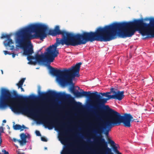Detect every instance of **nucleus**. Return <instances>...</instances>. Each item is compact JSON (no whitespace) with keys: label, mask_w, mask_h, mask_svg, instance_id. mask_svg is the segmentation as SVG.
Here are the masks:
<instances>
[{"label":"nucleus","mask_w":154,"mask_h":154,"mask_svg":"<svg viewBox=\"0 0 154 154\" xmlns=\"http://www.w3.org/2000/svg\"><path fill=\"white\" fill-rule=\"evenodd\" d=\"M48 29V26L45 24L36 23L32 24L17 33V41L23 49V54L27 56V59L29 61L28 64L35 65L37 62L40 63L53 62L55 58L59 54L57 47L60 44L75 46L85 44L89 41H100L98 28L95 32H84L82 34H75L66 31L62 38H57L56 43L47 48V52L44 53L45 55L37 53L35 56H32L34 53L33 47H29L26 44H31L30 40L32 39L39 38L43 41L47 36L46 32Z\"/></svg>","instance_id":"f257e3e1"},{"label":"nucleus","mask_w":154,"mask_h":154,"mask_svg":"<svg viewBox=\"0 0 154 154\" xmlns=\"http://www.w3.org/2000/svg\"><path fill=\"white\" fill-rule=\"evenodd\" d=\"M96 102L92 105V112L96 120L100 121L98 123V127L96 130L97 133L101 134L102 130H105L106 135L108 134L111 129L115 126H119L123 123L124 126L130 127L131 122L134 121L133 118L130 114L125 113L122 116L120 113L110 108L108 106L103 110L102 106L104 105L103 100L101 101L95 99Z\"/></svg>","instance_id":"f03ea898"},{"label":"nucleus","mask_w":154,"mask_h":154,"mask_svg":"<svg viewBox=\"0 0 154 154\" xmlns=\"http://www.w3.org/2000/svg\"><path fill=\"white\" fill-rule=\"evenodd\" d=\"M100 41L108 42L116 38L118 36L122 38L131 37L136 30L140 32V25L137 20L133 21L114 23L103 27L98 28Z\"/></svg>","instance_id":"7ed1b4c3"},{"label":"nucleus","mask_w":154,"mask_h":154,"mask_svg":"<svg viewBox=\"0 0 154 154\" xmlns=\"http://www.w3.org/2000/svg\"><path fill=\"white\" fill-rule=\"evenodd\" d=\"M15 97H12L8 89L2 88L0 95V108L5 109L10 107L11 110L16 113H22L32 116L38 113V110L31 106H25L23 102H27L34 99L35 96L27 97L18 95L13 90L12 93Z\"/></svg>","instance_id":"20e7f679"},{"label":"nucleus","mask_w":154,"mask_h":154,"mask_svg":"<svg viewBox=\"0 0 154 154\" xmlns=\"http://www.w3.org/2000/svg\"><path fill=\"white\" fill-rule=\"evenodd\" d=\"M82 63H77L75 66L68 69H64L63 70L56 69L49 65L51 73L56 75L59 83L62 86L66 85H73L72 79L76 76H79V72Z\"/></svg>","instance_id":"39448f33"},{"label":"nucleus","mask_w":154,"mask_h":154,"mask_svg":"<svg viewBox=\"0 0 154 154\" xmlns=\"http://www.w3.org/2000/svg\"><path fill=\"white\" fill-rule=\"evenodd\" d=\"M97 143L100 147L98 152L92 150L85 154H114L111 149L108 147L107 143L104 138L100 137ZM71 146L69 144L66 145L62 154H78L77 149L76 148L71 149Z\"/></svg>","instance_id":"423d86ee"},{"label":"nucleus","mask_w":154,"mask_h":154,"mask_svg":"<svg viewBox=\"0 0 154 154\" xmlns=\"http://www.w3.org/2000/svg\"><path fill=\"white\" fill-rule=\"evenodd\" d=\"M140 27V33L143 36L147 35L154 38V18H150L149 23L143 22L142 20H137Z\"/></svg>","instance_id":"0eeeda50"},{"label":"nucleus","mask_w":154,"mask_h":154,"mask_svg":"<svg viewBox=\"0 0 154 154\" xmlns=\"http://www.w3.org/2000/svg\"><path fill=\"white\" fill-rule=\"evenodd\" d=\"M11 34L7 35L2 34L1 37V38L2 39L5 38H7L3 42V44L6 48L8 47L10 50H12L14 49V42L11 38Z\"/></svg>","instance_id":"6e6552de"},{"label":"nucleus","mask_w":154,"mask_h":154,"mask_svg":"<svg viewBox=\"0 0 154 154\" xmlns=\"http://www.w3.org/2000/svg\"><path fill=\"white\" fill-rule=\"evenodd\" d=\"M94 93V97H91V98L94 99H98L100 101L103 100V102L106 103L107 100L111 99V98H112L113 96L111 95H107L106 92V93H100L99 94H98V93L97 91L92 93Z\"/></svg>","instance_id":"1a4fd4ad"},{"label":"nucleus","mask_w":154,"mask_h":154,"mask_svg":"<svg viewBox=\"0 0 154 154\" xmlns=\"http://www.w3.org/2000/svg\"><path fill=\"white\" fill-rule=\"evenodd\" d=\"M124 91H116L114 88H112L110 89V91L106 92V94L107 95H109V94L112 93L113 95H111V96H112L113 97L111 98V99H115L120 101L124 97Z\"/></svg>","instance_id":"9d476101"},{"label":"nucleus","mask_w":154,"mask_h":154,"mask_svg":"<svg viewBox=\"0 0 154 154\" xmlns=\"http://www.w3.org/2000/svg\"><path fill=\"white\" fill-rule=\"evenodd\" d=\"M39 94L40 97L43 98L49 97H61L63 95L62 93H57L52 91H50L48 93L41 92L39 91Z\"/></svg>","instance_id":"9b49d317"},{"label":"nucleus","mask_w":154,"mask_h":154,"mask_svg":"<svg viewBox=\"0 0 154 154\" xmlns=\"http://www.w3.org/2000/svg\"><path fill=\"white\" fill-rule=\"evenodd\" d=\"M41 119L44 121L45 124L48 126V128L49 129L51 130L52 128V125L54 124L58 127H62L61 123L58 122L57 121H52L47 119L45 117L41 116Z\"/></svg>","instance_id":"f8f14e48"},{"label":"nucleus","mask_w":154,"mask_h":154,"mask_svg":"<svg viewBox=\"0 0 154 154\" xmlns=\"http://www.w3.org/2000/svg\"><path fill=\"white\" fill-rule=\"evenodd\" d=\"M66 32V31L65 30H60V29L59 26H57L54 29H50L49 30L48 34L54 36L59 35H62L63 36Z\"/></svg>","instance_id":"ddd939ff"},{"label":"nucleus","mask_w":154,"mask_h":154,"mask_svg":"<svg viewBox=\"0 0 154 154\" xmlns=\"http://www.w3.org/2000/svg\"><path fill=\"white\" fill-rule=\"evenodd\" d=\"M82 91V90H81ZM75 96L76 97H80L82 96H85L91 98V97H94V93H91V91H85L82 90V92H79L77 91L74 94Z\"/></svg>","instance_id":"4468645a"},{"label":"nucleus","mask_w":154,"mask_h":154,"mask_svg":"<svg viewBox=\"0 0 154 154\" xmlns=\"http://www.w3.org/2000/svg\"><path fill=\"white\" fill-rule=\"evenodd\" d=\"M21 140H20V145L23 146L26 144V141L27 136L26 134L24 133H22L20 135Z\"/></svg>","instance_id":"2eb2a0df"},{"label":"nucleus","mask_w":154,"mask_h":154,"mask_svg":"<svg viewBox=\"0 0 154 154\" xmlns=\"http://www.w3.org/2000/svg\"><path fill=\"white\" fill-rule=\"evenodd\" d=\"M108 143L110 145L114 152L116 153L118 152L119 151L117 149V147L116 146V144L115 142L110 138L108 139Z\"/></svg>","instance_id":"dca6fc26"},{"label":"nucleus","mask_w":154,"mask_h":154,"mask_svg":"<svg viewBox=\"0 0 154 154\" xmlns=\"http://www.w3.org/2000/svg\"><path fill=\"white\" fill-rule=\"evenodd\" d=\"M27 128L24 125L21 126L20 125L16 124L13 126V128L15 130H20V131L23 130L24 129Z\"/></svg>","instance_id":"f3484780"},{"label":"nucleus","mask_w":154,"mask_h":154,"mask_svg":"<svg viewBox=\"0 0 154 154\" xmlns=\"http://www.w3.org/2000/svg\"><path fill=\"white\" fill-rule=\"evenodd\" d=\"M25 79V78L22 79L18 83L16 84V85L18 87H22V85H23Z\"/></svg>","instance_id":"a211bd4d"},{"label":"nucleus","mask_w":154,"mask_h":154,"mask_svg":"<svg viewBox=\"0 0 154 154\" xmlns=\"http://www.w3.org/2000/svg\"><path fill=\"white\" fill-rule=\"evenodd\" d=\"M4 132L3 128L2 127H0V146L2 143V139L1 138V133Z\"/></svg>","instance_id":"6ab92c4d"},{"label":"nucleus","mask_w":154,"mask_h":154,"mask_svg":"<svg viewBox=\"0 0 154 154\" xmlns=\"http://www.w3.org/2000/svg\"><path fill=\"white\" fill-rule=\"evenodd\" d=\"M70 90L73 94H74V93L76 92L75 91V89L74 86L71 88Z\"/></svg>","instance_id":"aec40b11"},{"label":"nucleus","mask_w":154,"mask_h":154,"mask_svg":"<svg viewBox=\"0 0 154 154\" xmlns=\"http://www.w3.org/2000/svg\"><path fill=\"white\" fill-rule=\"evenodd\" d=\"M41 140L43 141L47 142V139L45 137H42L41 138Z\"/></svg>","instance_id":"412c9836"},{"label":"nucleus","mask_w":154,"mask_h":154,"mask_svg":"<svg viewBox=\"0 0 154 154\" xmlns=\"http://www.w3.org/2000/svg\"><path fill=\"white\" fill-rule=\"evenodd\" d=\"M35 133L37 136H41V135L40 132L38 131H35Z\"/></svg>","instance_id":"4be33fe9"},{"label":"nucleus","mask_w":154,"mask_h":154,"mask_svg":"<svg viewBox=\"0 0 154 154\" xmlns=\"http://www.w3.org/2000/svg\"><path fill=\"white\" fill-rule=\"evenodd\" d=\"M12 140L15 142H18L19 143H20L19 141L20 140H17L15 138H13Z\"/></svg>","instance_id":"5701e85b"},{"label":"nucleus","mask_w":154,"mask_h":154,"mask_svg":"<svg viewBox=\"0 0 154 154\" xmlns=\"http://www.w3.org/2000/svg\"><path fill=\"white\" fill-rule=\"evenodd\" d=\"M2 152L4 153L3 154H9L8 152L6 151L4 149H3L2 150Z\"/></svg>","instance_id":"b1692460"},{"label":"nucleus","mask_w":154,"mask_h":154,"mask_svg":"<svg viewBox=\"0 0 154 154\" xmlns=\"http://www.w3.org/2000/svg\"><path fill=\"white\" fill-rule=\"evenodd\" d=\"M4 53L5 54V55L7 54H9V55H11V53H10V52H8V51H4Z\"/></svg>","instance_id":"393cba45"},{"label":"nucleus","mask_w":154,"mask_h":154,"mask_svg":"<svg viewBox=\"0 0 154 154\" xmlns=\"http://www.w3.org/2000/svg\"><path fill=\"white\" fill-rule=\"evenodd\" d=\"M17 154H25L24 152H21L20 151V149H18L17 151Z\"/></svg>","instance_id":"a878e982"},{"label":"nucleus","mask_w":154,"mask_h":154,"mask_svg":"<svg viewBox=\"0 0 154 154\" xmlns=\"http://www.w3.org/2000/svg\"><path fill=\"white\" fill-rule=\"evenodd\" d=\"M18 88H20L22 91H24V90L23 88H22V87H18Z\"/></svg>","instance_id":"bb28decb"},{"label":"nucleus","mask_w":154,"mask_h":154,"mask_svg":"<svg viewBox=\"0 0 154 154\" xmlns=\"http://www.w3.org/2000/svg\"><path fill=\"white\" fill-rule=\"evenodd\" d=\"M12 54V56L13 58H14L15 56V54L14 53H11Z\"/></svg>","instance_id":"cd10ccee"},{"label":"nucleus","mask_w":154,"mask_h":154,"mask_svg":"<svg viewBox=\"0 0 154 154\" xmlns=\"http://www.w3.org/2000/svg\"><path fill=\"white\" fill-rule=\"evenodd\" d=\"M150 18H146L145 19V20H150Z\"/></svg>","instance_id":"c85d7f7f"},{"label":"nucleus","mask_w":154,"mask_h":154,"mask_svg":"<svg viewBox=\"0 0 154 154\" xmlns=\"http://www.w3.org/2000/svg\"><path fill=\"white\" fill-rule=\"evenodd\" d=\"M3 123H5L6 122V120H4L3 121Z\"/></svg>","instance_id":"c756f323"},{"label":"nucleus","mask_w":154,"mask_h":154,"mask_svg":"<svg viewBox=\"0 0 154 154\" xmlns=\"http://www.w3.org/2000/svg\"><path fill=\"white\" fill-rule=\"evenodd\" d=\"M117 154H122V153L119 152V151H118V152L116 153Z\"/></svg>","instance_id":"7c9ffc66"},{"label":"nucleus","mask_w":154,"mask_h":154,"mask_svg":"<svg viewBox=\"0 0 154 154\" xmlns=\"http://www.w3.org/2000/svg\"><path fill=\"white\" fill-rule=\"evenodd\" d=\"M117 154H122V153L119 152V151H118V152L116 153Z\"/></svg>","instance_id":"2f4dec72"},{"label":"nucleus","mask_w":154,"mask_h":154,"mask_svg":"<svg viewBox=\"0 0 154 154\" xmlns=\"http://www.w3.org/2000/svg\"><path fill=\"white\" fill-rule=\"evenodd\" d=\"M1 71H2V74H3V70H1Z\"/></svg>","instance_id":"473e14b6"},{"label":"nucleus","mask_w":154,"mask_h":154,"mask_svg":"<svg viewBox=\"0 0 154 154\" xmlns=\"http://www.w3.org/2000/svg\"><path fill=\"white\" fill-rule=\"evenodd\" d=\"M75 103L76 105H77V104H78V103L76 102H75Z\"/></svg>","instance_id":"72a5a7b5"},{"label":"nucleus","mask_w":154,"mask_h":154,"mask_svg":"<svg viewBox=\"0 0 154 154\" xmlns=\"http://www.w3.org/2000/svg\"><path fill=\"white\" fill-rule=\"evenodd\" d=\"M79 103V104H80V103Z\"/></svg>","instance_id":"f704fd0d"},{"label":"nucleus","mask_w":154,"mask_h":154,"mask_svg":"<svg viewBox=\"0 0 154 154\" xmlns=\"http://www.w3.org/2000/svg\"><path fill=\"white\" fill-rule=\"evenodd\" d=\"M0 154H1V153L0 152Z\"/></svg>","instance_id":"c9c22d12"}]
</instances>
